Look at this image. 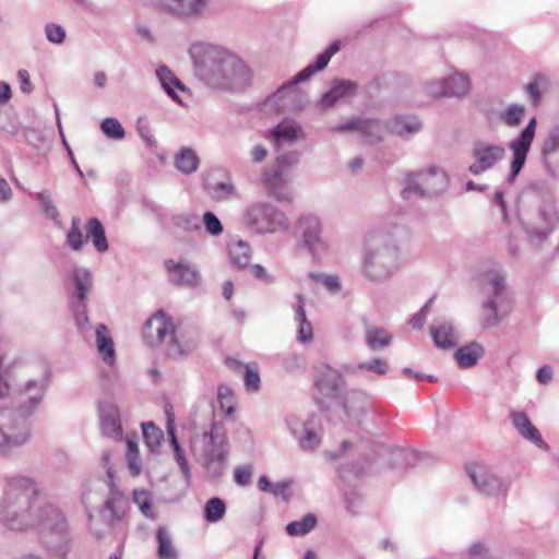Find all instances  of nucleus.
Instances as JSON below:
<instances>
[{"instance_id": "14", "label": "nucleus", "mask_w": 559, "mask_h": 559, "mask_svg": "<svg viewBox=\"0 0 559 559\" xmlns=\"http://www.w3.org/2000/svg\"><path fill=\"white\" fill-rule=\"evenodd\" d=\"M536 124V118H532L520 135L509 143V148L512 152V160L508 178L510 182L514 181L526 162L527 154L534 141Z\"/></svg>"}, {"instance_id": "55", "label": "nucleus", "mask_w": 559, "mask_h": 559, "mask_svg": "<svg viewBox=\"0 0 559 559\" xmlns=\"http://www.w3.org/2000/svg\"><path fill=\"white\" fill-rule=\"evenodd\" d=\"M356 370H365L374 372L379 376H383L388 373V364L386 360L382 358H374L370 361L359 362L356 367Z\"/></svg>"}, {"instance_id": "1", "label": "nucleus", "mask_w": 559, "mask_h": 559, "mask_svg": "<svg viewBox=\"0 0 559 559\" xmlns=\"http://www.w3.org/2000/svg\"><path fill=\"white\" fill-rule=\"evenodd\" d=\"M38 483L25 475L9 476L0 499V523L10 531L38 526L46 549L44 557L26 555L22 559H67L70 540L66 519L58 508L39 499Z\"/></svg>"}, {"instance_id": "4", "label": "nucleus", "mask_w": 559, "mask_h": 559, "mask_svg": "<svg viewBox=\"0 0 559 559\" xmlns=\"http://www.w3.org/2000/svg\"><path fill=\"white\" fill-rule=\"evenodd\" d=\"M401 251L394 236L385 230H371L365 235L361 251V272L373 283L389 280L399 269Z\"/></svg>"}, {"instance_id": "25", "label": "nucleus", "mask_w": 559, "mask_h": 559, "mask_svg": "<svg viewBox=\"0 0 559 559\" xmlns=\"http://www.w3.org/2000/svg\"><path fill=\"white\" fill-rule=\"evenodd\" d=\"M98 412L103 435L115 440L121 439L122 428L117 406L109 402H100Z\"/></svg>"}, {"instance_id": "5", "label": "nucleus", "mask_w": 559, "mask_h": 559, "mask_svg": "<svg viewBox=\"0 0 559 559\" xmlns=\"http://www.w3.org/2000/svg\"><path fill=\"white\" fill-rule=\"evenodd\" d=\"M191 451L210 478L222 477L228 457V438L224 426L213 421L209 431L194 436Z\"/></svg>"}, {"instance_id": "57", "label": "nucleus", "mask_w": 559, "mask_h": 559, "mask_svg": "<svg viewBox=\"0 0 559 559\" xmlns=\"http://www.w3.org/2000/svg\"><path fill=\"white\" fill-rule=\"evenodd\" d=\"M424 88L426 94L433 98L449 96L445 79L427 82Z\"/></svg>"}, {"instance_id": "23", "label": "nucleus", "mask_w": 559, "mask_h": 559, "mask_svg": "<svg viewBox=\"0 0 559 559\" xmlns=\"http://www.w3.org/2000/svg\"><path fill=\"white\" fill-rule=\"evenodd\" d=\"M357 84L349 80H336L331 88L322 95L319 100V107L323 110L333 108L338 102L355 96Z\"/></svg>"}, {"instance_id": "40", "label": "nucleus", "mask_w": 559, "mask_h": 559, "mask_svg": "<svg viewBox=\"0 0 559 559\" xmlns=\"http://www.w3.org/2000/svg\"><path fill=\"white\" fill-rule=\"evenodd\" d=\"M449 97H463L471 91L469 78L462 73H454L445 79Z\"/></svg>"}, {"instance_id": "10", "label": "nucleus", "mask_w": 559, "mask_h": 559, "mask_svg": "<svg viewBox=\"0 0 559 559\" xmlns=\"http://www.w3.org/2000/svg\"><path fill=\"white\" fill-rule=\"evenodd\" d=\"M29 418L16 408H0V426L5 433L10 454L29 442Z\"/></svg>"}, {"instance_id": "46", "label": "nucleus", "mask_w": 559, "mask_h": 559, "mask_svg": "<svg viewBox=\"0 0 559 559\" xmlns=\"http://www.w3.org/2000/svg\"><path fill=\"white\" fill-rule=\"evenodd\" d=\"M87 238H84L81 230V218L72 217L71 227L67 234L66 242L73 251L83 249Z\"/></svg>"}, {"instance_id": "7", "label": "nucleus", "mask_w": 559, "mask_h": 559, "mask_svg": "<svg viewBox=\"0 0 559 559\" xmlns=\"http://www.w3.org/2000/svg\"><path fill=\"white\" fill-rule=\"evenodd\" d=\"M143 338L151 347L165 345L166 354L170 358H182L188 352L180 345L171 319L163 311L151 317L143 329Z\"/></svg>"}, {"instance_id": "3", "label": "nucleus", "mask_w": 559, "mask_h": 559, "mask_svg": "<svg viewBox=\"0 0 559 559\" xmlns=\"http://www.w3.org/2000/svg\"><path fill=\"white\" fill-rule=\"evenodd\" d=\"M16 368L11 395L17 401L20 412L32 417L43 403L52 379V368L43 356L16 358L12 361Z\"/></svg>"}, {"instance_id": "53", "label": "nucleus", "mask_w": 559, "mask_h": 559, "mask_svg": "<svg viewBox=\"0 0 559 559\" xmlns=\"http://www.w3.org/2000/svg\"><path fill=\"white\" fill-rule=\"evenodd\" d=\"M37 200L39 201L43 212L50 218L55 219L59 216V212L55 206L51 193L49 190H43L36 194Z\"/></svg>"}, {"instance_id": "39", "label": "nucleus", "mask_w": 559, "mask_h": 559, "mask_svg": "<svg viewBox=\"0 0 559 559\" xmlns=\"http://www.w3.org/2000/svg\"><path fill=\"white\" fill-rule=\"evenodd\" d=\"M384 129H386L385 124L380 120L364 119L359 133L362 135L366 143L376 144L383 140Z\"/></svg>"}, {"instance_id": "30", "label": "nucleus", "mask_w": 559, "mask_h": 559, "mask_svg": "<svg viewBox=\"0 0 559 559\" xmlns=\"http://www.w3.org/2000/svg\"><path fill=\"white\" fill-rule=\"evenodd\" d=\"M386 130L399 136H408L421 129V122L414 116H396L385 123Z\"/></svg>"}, {"instance_id": "36", "label": "nucleus", "mask_w": 559, "mask_h": 559, "mask_svg": "<svg viewBox=\"0 0 559 559\" xmlns=\"http://www.w3.org/2000/svg\"><path fill=\"white\" fill-rule=\"evenodd\" d=\"M86 238H91L95 249L98 252H106L108 250V241L105 234V228L102 222L96 217H91L85 225Z\"/></svg>"}, {"instance_id": "2", "label": "nucleus", "mask_w": 559, "mask_h": 559, "mask_svg": "<svg viewBox=\"0 0 559 559\" xmlns=\"http://www.w3.org/2000/svg\"><path fill=\"white\" fill-rule=\"evenodd\" d=\"M195 76L217 91H243L252 80L247 63L234 51L209 43H195L189 49Z\"/></svg>"}, {"instance_id": "9", "label": "nucleus", "mask_w": 559, "mask_h": 559, "mask_svg": "<svg viewBox=\"0 0 559 559\" xmlns=\"http://www.w3.org/2000/svg\"><path fill=\"white\" fill-rule=\"evenodd\" d=\"M450 177L444 169L431 166L419 173L407 174L406 186L402 190V197L408 200L412 195L433 197L447 191Z\"/></svg>"}, {"instance_id": "13", "label": "nucleus", "mask_w": 559, "mask_h": 559, "mask_svg": "<svg viewBox=\"0 0 559 559\" xmlns=\"http://www.w3.org/2000/svg\"><path fill=\"white\" fill-rule=\"evenodd\" d=\"M321 219L314 215H302L298 218L296 233L304 248L313 257L326 250V242L322 237Z\"/></svg>"}, {"instance_id": "56", "label": "nucleus", "mask_w": 559, "mask_h": 559, "mask_svg": "<svg viewBox=\"0 0 559 559\" xmlns=\"http://www.w3.org/2000/svg\"><path fill=\"white\" fill-rule=\"evenodd\" d=\"M203 224L205 231L211 236H219L224 230L218 217L210 211L203 214Z\"/></svg>"}, {"instance_id": "31", "label": "nucleus", "mask_w": 559, "mask_h": 559, "mask_svg": "<svg viewBox=\"0 0 559 559\" xmlns=\"http://www.w3.org/2000/svg\"><path fill=\"white\" fill-rule=\"evenodd\" d=\"M393 335L386 330L377 325L365 323V343L373 352L380 350L391 345Z\"/></svg>"}, {"instance_id": "52", "label": "nucleus", "mask_w": 559, "mask_h": 559, "mask_svg": "<svg viewBox=\"0 0 559 559\" xmlns=\"http://www.w3.org/2000/svg\"><path fill=\"white\" fill-rule=\"evenodd\" d=\"M217 396L221 407L226 412V414H233L235 406L233 390L228 385L222 384L218 386Z\"/></svg>"}, {"instance_id": "61", "label": "nucleus", "mask_w": 559, "mask_h": 559, "mask_svg": "<svg viewBox=\"0 0 559 559\" xmlns=\"http://www.w3.org/2000/svg\"><path fill=\"white\" fill-rule=\"evenodd\" d=\"M432 301H433V297L430 298L418 312H416L415 314L412 316V318L409 320V324L414 329H421L424 326L426 319H427V313L429 311V308H430Z\"/></svg>"}, {"instance_id": "24", "label": "nucleus", "mask_w": 559, "mask_h": 559, "mask_svg": "<svg viewBox=\"0 0 559 559\" xmlns=\"http://www.w3.org/2000/svg\"><path fill=\"white\" fill-rule=\"evenodd\" d=\"M510 419L516 432L536 447L548 450V444L543 440L540 432L533 425L528 416L522 411L510 412Z\"/></svg>"}, {"instance_id": "22", "label": "nucleus", "mask_w": 559, "mask_h": 559, "mask_svg": "<svg viewBox=\"0 0 559 559\" xmlns=\"http://www.w3.org/2000/svg\"><path fill=\"white\" fill-rule=\"evenodd\" d=\"M262 181L270 195L280 202L292 201V193L288 188L289 179L283 170H265L262 173Z\"/></svg>"}, {"instance_id": "58", "label": "nucleus", "mask_w": 559, "mask_h": 559, "mask_svg": "<svg viewBox=\"0 0 559 559\" xmlns=\"http://www.w3.org/2000/svg\"><path fill=\"white\" fill-rule=\"evenodd\" d=\"M210 193L217 201L227 200L235 194V187L230 182H219L211 188Z\"/></svg>"}, {"instance_id": "16", "label": "nucleus", "mask_w": 559, "mask_h": 559, "mask_svg": "<svg viewBox=\"0 0 559 559\" xmlns=\"http://www.w3.org/2000/svg\"><path fill=\"white\" fill-rule=\"evenodd\" d=\"M128 511L129 502L126 496L118 490H111L104 502L100 515L111 531H117L124 524Z\"/></svg>"}, {"instance_id": "28", "label": "nucleus", "mask_w": 559, "mask_h": 559, "mask_svg": "<svg viewBox=\"0 0 559 559\" xmlns=\"http://www.w3.org/2000/svg\"><path fill=\"white\" fill-rule=\"evenodd\" d=\"M430 335L436 347L441 349H450L459 344L455 329L450 322L431 325Z\"/></svg>"}, {"instance_id": "38", "label": "nucleus", "mask_w": 559, "mask_h": 559, "mask_svg": "<svg viewBox=\"0 0 559 559\" xmlns=\"http://www.w3.org/2000/svg\"><path fill=\"white\" fill-rule=\"evenodd\" d=\"M200 159L197 153L189 147L181 148L175 157V166L178 171L185 175H191L197 171Z\"/></svg>"}, {"instance_id": "62", "label": "nucleus", "mask_w": 559, "mask_h": 559, "mask_svg": "<svg viewBox=\"0 0 559 559\" xmlns=\"http://www.w3.org/2000/svg\"><path fill=\"white\" fill-rule=\"evenodd\" d=\"M252 468L249 466H238L234 471V480L239 486H248L251 481Z\"/></svg>"}, {"instance_id": "59", "label": "nucleus", "mask_w": 559, "mask_h": 559, "mask_svg": "<svg viewBox=\"0 0 559 559\" xmlns=\"http://www.w3.org/2000/svg\"><path fill=\"white\" fill-rule=\"evenodd\" d=\"M73 314L75 318L76 325L80 329H84L88 325V317L86 311V304L85 301H74L72 304Z\"/></svg>"}, {"instance_id": "8", "label": "nucleus", "mask_w": 559, "mask_h": 559, "mask_svg": "<svg viewBox=\"0 0 559 559\" xmlns=\"http://www.w3.org/2000/svg\"><path fill=\"white\" fill-rule=\"evenodd\" d=\"M242 219L247 228L257 235L273 234L289 226L286 215L266 202L250 204L245 210Z\"/></svg>"}, {"instance_id": "45", "label": "nucleus", "mask_w": 559, "mask_h": 559, "mask_svg": "<svg viewBox=\"0 0 559 559\" xmlns=\"http://www.w3.org/2000/svg\"><path fill=\"white\" fill-rule=\"evenodd\" d=\"M171 225L182 231L190 233L200 230L201 224L199 217L193 213H181L173 215Z\"/></svg>"}, {"instance_id": "51", "label": "nucleus", "mask_w": 559, "mask_h": 559, "mask_svg": "<svg viewBox=\"0 0 559 559\" xmlns=\"http://www.w3.org/2000/svg\"><path fill=\"white\" fill-rule=\"evenodd\" d=\"M133 500L144 516L152 520L155 519V513L151 504V496L146 490H134Z\"/></svg>"}, {"instance_id": "34", "label": "nucleus", "mask_w": 559, "mask_h": 559, "mask_svg": "<svg viewBox=\"0 0 559 559\" xmlns=\"http://www.w3.org/2000/svg\"><path fill=\"white\" fill-rule=\"evenodd\" d=\"M156 75L167 95L170 96L175 102L181 103L179 96L175 93L174 87L179 91H185V85L178 78L175 76L173 71L163 64L157 68Z\"/></svg>"}, {"instance_id": "15", "label": "nucleus", "mask_w": 559, "mask_h": 559, "mask_svg": "<svg viewBox=\"0 0 559 559\" xmlns=\"http://www.w3.org/2000/svg\"><path fill=\"white\" fill-rule=\"evenodd\" d=\"M467 474L475 488L483 495L492 498H504L508 491L507 484L485 466L474 465L467 467Z\"/></svg>"}, {"instance_id": "32", "label": "nucleus", "mask_w": 559, "mask_h": 559, "mask_svg": "<svg viewBox=\"0 0 559 559\" xmlns=\"http://www.w3.org/2000/svg\"><path fill=\"white\" fill-rule=\"evenodd\" d=\"M230 263L234 267L241 270L249 265L251 249L248 242L236 239L228 243Z\"/></svg>"}, {"instance_id": "26", "label": "nucleus", "mask_w": 559, "mask_h": 559, "mask_svg": "<svg viewBox=\"0 0 559 559\" xmlns=\"http://www.w3.org/2000/svg\"><path fill=\"white\" fill-rule=\"evenodd\" d=\"M297 304L294 308V320L298 323L297 340L301 344L310 343L313 338L311 323L306 318V299L301 294H296Z\"/></svg>"}, {"instance_id": "20", "label": "nucleus", "mask_w": 559, "mask_h": 559, "mask_svg": "<svg viewBox=\"0 0 559 559\" xmlns=\"http://www.w3.org/2000/svg\"><path fill=\"white\" fill-rule=\"evenodd\" d=\"M207 0H158V8L174 16L195 17L205 9Z\"/></svg>"}, {"instance_id": "18", "label": "nucleus", "mask_w": 559, "mask_h": 559, "mask_svg": "<svg viewBox=\"0 0 559 559\" xmlns=\"http://www.w3.org/2000/svg\"><path fill=\"white\" fill-rule=\"evenodd\" d=\"M340 41H333L323 52H321L314 63L308 64L298 72L288 84L283 85L278 91V95H284L286 91H290L298 83L309 80L317 72L322 71L330 62L331 58L340 50Z\"/></svg>"}, {"instance_id": "41", "label": "nucleus", "mask_w": 559, "mask_h": 559, "mask_svg": "<svg viewBox=\"0 0 559 559\" xmlns=\"http://www.w3.org/2000/svg\"><path fill=\"white\" fill-rule=\"evenodd\" d=\"M74 281V298L75 301H85L88 288L92 286L93 277L92 274L84 269H76L73 273Z\"/></svg>"}, {"instance_id": "64", "label": "nucleus", "mask_w": 559, "mask_h": 559, "mask_svg": "<svg viewBox=\"0 0 559 559\" xmlns=\"http://www.w3.org/2000/svg\"><path fill=\"white\" fill-rule=\"evenodd\" d=\"M468 559H491V556L485 544L476 542L468 549Z\"/></svg>"}, {"instance_id": "6", "label": "nucleus", "mask_w": 559, "mask_h": 559, "mask_svg": "<svg viewBox=\"0 0 559 559\" xmlns=\"http://www.w3.org/2000/svg\"><path fill=\"white\" fill-rule=\"evenodd\" d=\"M480 289L485 296L481 304L484 311L481 325L496 326L511 311V298L506 278L499 271L490 270L481 276Z\"/></svg>"}, {"instance_id": "19", "label": "nucleus", "mask_w": 559, "mask_h": 559, "mask_svg": "<svg viewBox=\"0 0 559 559\" xmlns=\"http://www.w3.org/2000/svg\"><path fill=\"white\" fill-rule=\"evenodd\" d=\"M346 381L341 372L328 368L316 381L319 392L329 399L342 400L343 407L346 408V402L343 399Z\"/></svg>"}, {"instance_id": "21", "label": "nucleus", "mask_w": 559, "mask_h": 559, "mask_svg": "<svg viewBox=\"0 0 559 559\" xmlns=\"http://www.w3.org/2000/svg\"><path fill=\"white\" fill-rule=\"evenodd\" d=\"M169 281L177 286L195 287L200 282V274L195 267L186 262L165 261Z\"/></svg>"}, {"instance_id": "27", "label": "nucleus", "mask_w": 559, "mask_h": 559, "mask_svg": "<svg viewBox=\"0 0 559 559\" xmlns=\"http://www.w3.org/2000/svg\"><path fill=\"white\" fill-rule=\"evenodd\" d=\"M166 417H167V424H166V430L170 438V444L173 447L174 456L175 460L180 467L182 475L186 480H189L191 478V471L188 464V460L185 454V450L179 444L176 435H175V420L173 413L169 409H166Z\"/></svg>"}, {"instance_id": "37", "label": "nucleus", "mask_w": 559, "mask_h": 559, "mask_svg": "<svg viewBox=\"0 0 559 559\" xmlns=\"http://www.w3.org/2000/svg\"><path fill=\"white\" fill-rule=\"evenodd\" d=\"M157 556L159 559H179L178 551L173 544L171 536L166 526H158L156 531Z\"/></svg>"}, {"instance_id": "47", "label": "nucleus", "mask_w": 559, "mask_h": 559, "mask_svg": "<svg viewBox=\"0 0 559 559\" xmlns=\"http://www.w3.org/2000/svg\"><path fill=\"white\" fill-rule=\"evenodd\" d=\"M127 463L130 474L136 477L141 474V459L139 452L138 441L133 438H127Z\"/></svg>"}, {"instance_id": "54", "label": "nucleus", "mask_w": 559, "mask_h": 559, "mask_svg": "<svg viewBox=\"0 0 559 559\" xmlns=\"http://www.w3.org/2000/svg\"><path fill=\"white\" fill-rule=\"evenodd\" d=\"M45 35L49 43L60 45L64 41L67 33L60 24L47 23L45 25Z\"/></svg>"}, {"instance_id": "60", "label": "nucleus", "mask_w": 559, "mask_h": 559, "mask_svg": "<svg viewBox=\"0 0 559 559\" xmlns=\"http://www.w3.org/2000/svg\"><path fill=\"white\" fill-rule=\"evenodd\" d=\"M544 82L545 79L542 75H538L535 78L533 82L528 83L525 87V91L534 105H537L542 99V91L539 86Z\"/></svg>"}, {"instance_id": "33", "label": "nucleus", "mask_w": 559, "mask_h": 559, "mask_svg": "<svg viewBox=\"0 0 559 559\" xmlns=\"http://www.w3.org/2000/svg\"><path fill=\"white\" fill-rule=\"evenodd\" d=\"M483 346L474 342L463 347H460L454 353V358L461 368L466 369L475 366L477 361L483 357Z\"/></svg>"}, {"instance_id": "49", "label": "nucleus", "mask_w": 559, "mask_h": 559, "mask_svg": "<svg viewBox=\"0 0 559 559\" xmlns=\"http://www.w3.org/2000/svg\"><path fill=\"white\" fill-rule=\"evenodd\" d=\"M100 130L108 139L111 140L120 141L126 136V131L122 124L118 119L112 117L105 118L102 121Z\"/></svg>"}, {"instance_id": "48", "label": "nucleus", "mask_w": 559, "mask_h": 559, "mask_svg": "<svg viewBox=\"0 0 559 559\" xmlns=\"http://www.w3.org/2000/svg\"><path fill=\"white\" fill-rule=\"evenodd\" d=\"M524 116L525 107L523 105L512 104L500 114V120L506 126L515 128L523 121Z\"/></svg>"}, {"instance_id": "29", "label": "nucleus", "mask_w": 559, "mask_h": 559, "mask_svg": "<svg viewBox=\"0 0 559 559\" xmlns=\"http://www.w3.org/2000/svg\"><path fill=\"white\" fill-rule=\"evenodd\" d=\"M559 152V127L554 128L546 138L542 154L543 163L550 175H555L559 168V163L556 160L555 155Z\"/></svg>"}, {"instance_id": "43", "label": "nucleus", "mask_w": 559, "mask_h": 559, "mask_svg": "<svg viewBox=\"0 0 559 559\" xmlns=\"http://www.w3.org/2000/svg\"><path fill=\"white\" fill-rule=\"evenodd\" d=\"M226 514V504L223 499L214 497L209 499L203 509L204 520L209 523L219 522Z\"/></svg>"}, {"instance_id": "50", "label": "nucleus", "mask_w": 559, "mask_h": 559, "mask_svg": "<svg viewBox=\"0 0 559 559\" xmlns=\"http://www.w3.org/2000/svg\"><path fill=\"white\" fill-rule=\"evenodd\" d=\"M141 427L146 445L154 451L160 445V440L164 437L163 431L152 421L143 423Z\"/></svg>"}, {"instance_id": "35", "label": "nucleus", "mask_w": 559, "mask_h": 559, "mask_svg": "<svg viewBox=\"0 0 559 559\" xmlns=\"http://www.w3.org/2000/svg\"><path fill=\"white\" fill-rule=\"evenodd\" d=\"M96 345L104 361L111 365L115 360V347L114 341L105 324H98L96 328Z\"/></svg>"}, {"instance_id": "17", "label": "nucleus", "mask_w": 559, "mask_h": 559, "mask_svg": "<svg viewBox=\"0 0 559 559\" xmlns=\"http://www.w3.org/2000/svg\"><path fill=\"white\" fill-rule=\"evenodd\" d=\"M290 433L296 438L304 450H312L319 445L321 436L316 425V416L311 415L307 421H301L295 416L286 419Z\"/></svg>"}, {"instance_id": "12", "label": "nucleus", "mask_w": 559, "mask_h": 559, "mask_svg": "<svg viewBox=\"0 0 559 559\" xmlns=\"http://www.w3.org/2000/svg\"><path fill=\"white\" fill-rule=\"evenodd\" d=\"M472 163L468 171L474 176H479L495 168L506 157V148L496 143L487 141L474 142L471 150Z\"/></svg>"}, {"instance_id": "11", "label": "nucleus", "mask_w": 559, "mask_h": 559, "mask_svg": "<svg viewBox=\"0 0 559 559\" xmlns=\"http://www.w3.org/2000/svg\"><path fill=\"white\" fill-rule=\"evenodd\" d=\"M559 222L557 207L552 201H543L536 215L527 222L525 230L534 246H542Z\"/></svg>"}, {"instance_id": "44", "label": "nucleus", "mask_w": 559, "mask_h": 559, "mask_svg": "<svg viewBox=\"0 0 559 559\" xmlns=\"http://www.w3.org/2000/svg\"><path fill=\"white\" fill-rule=\"evenodd\" d=\"M317 525V518L308 513L301 520L293 521L286 525V533L290 536H304L310 533Z\"/></svg>"}, {"instance_id": "63", "label": "nucleus", "mask_w": 559, "mask_h": 559, "mask_svg": "<svg viewBox=\"0 0 559 559\" xmlns=\"http://www.w3.org/2000/svg\"><path fill=\"white\" fill-rule=\"evenodd\" d=\"M310 277L314 281L321 282L331 292H338L341 289V284L336 276L310 273Z\"/></svg>"}, {"instance_id": "42", "label": "nucleus", "mask_w": 559, "mask_h": 559, "mask_svg": "<svg viewBox=\"0 0 559 559\" xmlns=\"http://www.w3.org/2000/svg\"><path fill=\"white\" fill-rule=\"evenodd\" d=\"M302 133V129L299 124L293 121H282L273 129V136L277 141L293 143Z\"/></svg>"}]
</instances>
